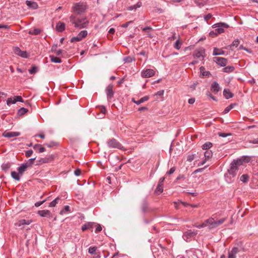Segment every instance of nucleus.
<instances>
[{
	"instance_id": "15",
	"label": "nucleus",
	"mask_w": 258,
	"mask_h": 258,
	"mask_svg": "<svg viewBox=\"0 0 258 258\" xmlns=\"http://www.w3.org/2000/svg\"><path fill=\"white\" fill-rule=\"evenodd\" d=\"M94 225V223L87 222L82 226V230L83 231H85L87 230H90L91 231H92Z\"/></svg>"
},
{
	"instance_id": "51",
	"label": "nucleus",
	"mask_w": 258,
	"mask_h": 258,
	"mask_svg": "<svg viewBox=\"0 0 258 258\" xmlns=\"http://www.w3.org/2000/svg\"><path fill=\"white\" fill-rule=\"evenodd\" d=\"M16 103V100L12 98H9L7 100V104L8 105H10L12 104H15Z\"/></svg>"
},
{
	"instance_id": "40",
	"label": "nucleus",
	"mask_w": 258,
	"mask_h": 258,
	"mask_svg": "<svg viewBox=\"0 0 258 258\" xmlns=\"http://www.w3.org/2000/svg\"><path fill=\"white\" fill-rule=\"evenodd\" d=\"M181 41L179 39H178L175 42L174 47L176 49L179 50L181 48Z\"/></svg>"
},
{
	"instance_id": "63",
	"label": "nucleus",
	"mask_w": 258,
	"mask_h": 258,
	"mask_svg": "<svg viewBox=\"0 0 258 258\" xmlns=\"http://www.w3.org/2000/svg\"><path fill=\"white\" fill-rule=\"evenodd\" d=\"M46 201V200H44L42 201L37 202L35 203V206L36 207H38L41 206V205H42Z\"/></svg>"
},
{
	"instance_id": "54",
	"label": "nucleus",
	"mask_w": 258,
	"mask_h": 258,
	"mask_svg": "<svg viewBox=\"0 0 258 258\" xmlns=\"http://www.w3.org/2000/svg\"><path fill=\"white\" fill-rule=\"evenodd\" d=\"M82 40V39L81 38H80L79 37V36L77 35L76 37H72L71 39V42H76V41H80Z\"/></svg>"
},
{
	"instance_id": "42",
	"label": "nucleus",
	"mask_w": 258,
	"mask_h": 258,
	"mask_svg": "<svg viewBox=\"0 0 258 258\" xmlns=\"http://www.w3.org/2000/svg\"><path fill=\"white\" fill-rule=\"evenodd\" d=\"M123 60L125 63H130L133 60L135 61V58L134 57L128 56L125 57L123 59Z\"/></svg>"
},
{
	"instance_id": "37",
	"label": "nucleus",
	"mask_w": 258,
	"mask_h": 258,
	"mask_svg": "<svg viewBox=\"0 0 258 258\" xmlns=\"http://www.w3.org/2000/svg\"><path fill=\"white\" fill-rule=\"evenodd\" d=\"M50 60L51 62L55 63H60L61 62V60L60 58L55 57L54 56H50Z\"/></svg>"
},
{
	"instance_id": "60",
	"label": "nucleus",
	"mask_w": 258,
	"mask_h": 258,
	"mask_svg": "<svg viewBox=\"0 0 258 258\" xmlns=\"http://www.w3.org/2000/svg\"><path fill=\"white\" fill-rule=\"evenodd\" d=\"M15 100H16V102L19 101L21 102H23V99L22 97L20 96H17L14 97Z\"/></svg>"
},
{
	"instance_id": "20",
	"label": "nucleus",
	"mask_w": 258,
	"mask_h": 258,
	"mask_svg": "<svg viewBox=\"0 0 258 258\" xmlns=\"http://www.w3.org/2000/svg\"><path fill=\"white\" fill-rule=\"evenodd\" d=\"M32 222V220H26L25 219H22V220L19 221V222L18 223H15V225L18 226H21L23 225H29Z\"/></svg>"
},
{
	"instance_id": "5",
	"label": "nucleus",
	"mask_w": 258,
	"mask_h": 258,
	"mask_svg": "<svg viewBox=\"0 0 258 258\" xmlns=\"http://www.w3.org/2000/svg\"><path fill=\"white\" fill-rule=\"evenodd\" d=\"M213 27L216 28L215 29L216 33L218 35L224 33V28H228L229 26L225 23H218L213 25Z\"/></svg>"
},
{
	"instance_id": "43",
	"label": "nucleus",
	"mask_w": 258,
	"mask_h": 258,
	"mask_svg": "<svg viewBox=\"0 0 258 258\" xmlns=\"http://www.w3.org/2000/svg\"><path fill=\"white\" fill-rule=\"evenodd\" d=\"M232 163L235 164L236 166L238 167L239 166L243 164V162L241 158L240 159H238L236 160H233Z\"/></svg>"
},
{
	"instance_id": "4",
	"label": "nucleus",
	"mask_w": 258,
	"mask_h": 258,
	"mask_svg": "<svg viewBox=\"0 0 258 258\" xmlns=\"http://www.w3.org/2000/svg\"><path fill=\"white\" fill-rule=\"evenodd\" d=\"M87 9L86 5L81 3H76L74 5L72 9L73 12L78 15H81L84 13Z\"/></svg>"
},
{
	"instance_id": "38",
	"label": "nucleus",
	"mask_w": 258,
	"mask_h": 258,
	"mask_svg": "<svg viewBox=\"0 0 258 258\" xmlns=\"http://www.w3.org/2000/svg\"><path fill=\"white\" fill-rule=\"evenodd\" d=\"M234 70V68L232 66H227L223 69V72L225 73H231Z\"/></svg>"
},
{
	"instance_id": "53",
	"label": "nucleus",
	"mask_w": 258,
	"mask_h": 258,
	"mask_svg": "<svg viewBox=\"0 0 258 258\" xmlns=\"http://www.w3.org/2000/svg\"><path fill=\"white\" fill-rule=\"evenodd\" d=\"M37 67L35 66H33L29 70V72L31 74H33L36 73L37 72Z\"/></svg>"
},
{
	"instance_id": "8",
	"label": "nucleus",
	"mask_w": 258,
	"mask_h": 258,
	"mask_svg": "<svg viewBox=\"0 0 258 258\" xmlns=\"http://www.w3.org/2000/svg\"><path fill=\"white\" fill-rule=\"evenodd\" d=\"M113 85L112 84L109 85L106 88V92L107 97V100L110 101L114 96V91L113 90Z\"/></svg>"
},
{
	"instance_id": "58",
	"label": "nucleus",
	"mask_w": 258,
	"mask_h": 258,
	"mask_svg": "<svg viewBox=\"0 0 258 258\" xmlns=\"http://www.w3.org/2000/svg\"><path fill=\"white\" fill-rule=\"evenodd\" d=\"M36 158H31L28 160V162L26 164H28V167H30L34 163V161L35 160Z\"/></svg>"
},
{
	"instance_id": "29",
	"label": "nucleus",
	"mask_w": 258,
	"mask_h": 258,
	"mask_svg": "<svg viewBox=\"0 0 258 258\" xmlns=\"http://www.w3.org/2000/svg\"><path fill=\"white\" fill-rule=\"evenodd\" d=\"M28 111V110L27 108L22 107L18 110L17 115L18 116H23L24 114H25Z\"/></svg>"
},
{
	"instance_id": "25",
	"label": "nucleus",
	"mask_w": 258,
	"mask_h": 258,
	"mask_svg": "<svg viewBox=\"0 0 258 258\" xmlns=\"http://www.w3.org/2000/svg\"><path fill=\"white\" fill-rule=\"evenodd\" d=\"M142 210L144 213H146L149 210L148 203L146 200H144L143 202L142 205Z\"/></svg>"
},
{
	"instance_id": "62",
	"label": "nucleus",
	"mask_w": 258,
	"mask_h": 258,
	"mask_svg": "<svg viewBox=\"0 0 258 258\" xmlns=\"http://www.w3.org/2000/svg\"><path fill=\"white\" fill-rule=\"evenodd\" d=\"M175 170H176V167H173L171 168L169 170V171L167 172V174L168 175H171L175 172Z\"/></svg>"
},
{
	"instance_id": "27",
	"label": "nucleus",
	"mask_w": 258,
	"mask_h": 258,
	"mask_svg": "<svg viewBox=\"0 0 258 258\" xmlns=\"http://www.w3.org/2000/svg\"><path fill=\"white\" fill-rule=\"evenodd\" d=\"M60 198L58 197L56 199H55L53 201L51 202L49 204V207H54L56 204H57L59 201H60Z\"/></svg>"
},
{
	"instance_id": "11",
	"label": "nucleus",
	"mask_w": 258,
	"mask_h": 258,
	"mask_svg": "<svg viewBox=\"0 0 258 258\" xmlns=\"http://www.w3.org/2000/svg\"><path fill=\"white\" fill-rule=\"evenodd\" d=\"M205 49L203 48L196 49L193 53V56L195 58H199L201 57H202L203 59L204 57L203 54L205 53Z\"/></svg>"
},
{
	"instance_id": "47",
	"label": "nucleus",
	"mask_w": 258,
	"mask_h": 258,
	"mask_svg": "<svg viewBox=\"0 0 258 258\" xmlns=\"http://www.w3.org/2000/svg\"><path fill=\"white\" fill-rule=\"evenodd\" d=\"M175 205V208L176 209H178V204H182L183 206L184 207H186L187 206H189V204L187 203H186V202H174V203Z\"/></svg>"
},
{
	"instance_id": "18",
	"label": "nucleus",
	"mask_w": 258,
	"mask_h": 258,
	"mask_svg": "<svg viewBox=\"0 0 258 258\" xmlns=\"http://www.w3.org/2000/svg\"><path fill=\"white\" fill-rule=\"evenodd\" d=\"M239 250L237 247H233L230 251L228 252V258H235L236 254L238 252Z\"/></svg>"
},
{
	"instance_id": "10",
	"label": "nucleus",
	"mask_w": 258,
	"mask_h": 258,
	"mask_svg": "<svg viewBox=\"0 0 258 258\" xmlns=\"http://www.w3.org/2000/svg\"><path fill=\"white\" fill-rule=\"evenodd\" d=\"M214 61L221 67H225L227 63V59L224 57H215Z\"/></svg>"
},
{
	"instance_id": "12",
	"label": "nucleus",
	"mask_w": 258,
	"mask_h": 258,
	"mask_svg": "<svg viewBox=\"0 0 258 258\" xmlns=\"http://www.w3.org/2000/svg\"><path fill=\"white\" fill-rule=\"evenodd\" d=\"M14 52L16 54H17L22 57L27 58L28 57L27 52L26 51L21 50L18 47H15L14 48Z\"/></svg>"
},
{
	"instance_id": "33",
	"label": "nucleus",
	"mask_w": 258,
	"mask_h": 258,
	"mask_svg": "<svg viewBox=\"0 0 258 258\" xmlns=\"http://www.w3.org/2000/svg\"><path fill=\"white\" fill-rule=\"evenodd\" d=\"M41 32V30L39 29L35 28L33 30H30L28 32V33L30 35H37L40 34Z\"/></svg>"
},
{
	"instance_id": "24",
	"label": "nucleus",
	"mask_w": 258,
	"mask_h": 258,
	"mask_svg": "<svg viewBox=\"0 0 258 258\" xmlns=\"http://www.w3.org/2000/svg\"><path fill=\"white\" fill-rule=\"evenodd\" d=\"M26 5L30 8H32L34 9H36L38 8V5L35 2H31L30 1H26Z\"/></svg>"
},
{
	"instance_id": "48",
	"label": "nucleus",
	"mask_w": 258,
	"mask_h": 258,
	"mask_svg": "<svg viewBox=\"0 0 258 258\" xmlns=\"http://www.w3.org/2000/svg\"><path fill=\"white\" fill-rule=\"evenodd\" d=\"M234 106V104H231L225 108L223 111V113L226 114L231 110Z\"/></svg>"
},
{
	"instance_id": "2",
	"label": "nucleus",
	"mask_w": 258,
	"mask_h": 258,
	"mask_svg": "<svg viewBox=\"0 0 258 258\" xmlns=\"http://www.w3.org/2000/svg\"><path fill=\"white\" fill-rule=\"evenodd\" d=\"M227 218H222L219 220H215L213 217H211L209 219L206 220V222L208 223L209 229H212L216 228L224 223Z\"/></svg>"
},
{
	"instance_id": "7",
	"label": "nucleus",
	"mask_w": 258,
	"mask_h": 258,
	"mask_svg": "<svg viewBox=\"0 0 258 258\" xmlns=\"http://www.w3.org/2000/svg\"><path fill=\"white\" fill-rule=\"evenodd\" d=\"M197 234V231H192L191 230H188L183 233V237L185 240L188 241L189 239L195 237Z\"/></svg>"
},
{
	"instance_id": "3",
	"label": "nucleus",
	"mask_w": 258,
	"mask_h": 258,
	"mask_svg": "<svg viewBox=\"0 0 258 258\" xmlns=\"http://www.w3.org/2000/svg\"><path fill=\"white\" fill-rule=\"evenodd\" d=\"M107 146L110 148H117L120 150H125L121 144L114 138L109 139L107 142Z\"/></svg>"
},
{
	"instance_id": "39",
	"label": "nucleus",
	"mask_w": 258,
	"mask_h": 258,
	"mask_svg": "<svg viewBox=\"0 0 258 258\" xmlns=\"http://www.w3.org/2000/svg\"><path fill=\"white\" fill-rule=\"evenodd\" d=\"M70 212V208L69 206H65L62 210L59 213L60 215L66 214L67 212Z\"/></svg>"
},
{
	"instance_id": "44",
	"label": "nucleus",
	"mask_w": 258,
	"mask_h": 258,
	"mask_svg": "<svg viewBox=\"0 0 258 258\" xmlns=\"http://www.w3.org/2000/svg\"><path fill=\"white\" fill-rule=\"evenodd\" d=\"M88 34V32L86 30H83L81 31L78 35L79 36L80 38H81L82 39L86 37Z\"/></svg>"
},
{
	"instance_id": "30",
	"label": "nucleus",
	"mask_w": 258,
	"mask_h": 258,
	"mask_svg": "<svg viewBox=\"0 0 258 258\" xmlns=\"http://www.w3.org/2000/svg\"><path fill=\"white\" fill-rule=\"evenodd\" d=\"M149 99V97L148 96H145L142 98H141L140 100L135 101V103L139 105L145 101H148Z\"/></svg>"
},
{
	"instance_id": "49",
	"label": "nucleus",
	"mask_w": 258,
	"mask_h": 258,
	"mask_svg": "<svg viewBox=\"0 0 258 258\" xmlns=\"http://www.w3.org/2000/svg\"><path fill=\"white\" fill-rule=\"evenodd\" d=\"M241 159L242 160V162L243 163H248L250 161V157L247 156H244L241 157Z\"/></svg>"
},
{
	"instance_id": "36",
	"label": "nucleus",
	"mask_w": 258,
	"mask_h": 258,
	"mask_svg": "<svg viewBox=\"0 0 258 258\" xmlns=\"http://www.w3.org/2000/svg\"><path fill=\"white\" fill-rule=\"evenodd\" d=\"M249 178V175L248 174H243L240 177V179L243 183H246L248 181Z\"/></svg>"
},
{
	"instance_id": "19",
	"label": "nucleus",
	"mask_w": 258,
	"mask_h": 258,
	"mask_svg": "<svg viewBox=\"0 0 258 258\" xmlns=\"http://www.w3.org/2000/svg\"><path fill=\"white\" fill-rule=\"evenodd\" d=\"M66 29V25L64 23L59 22L56 24V29L59 32H62Z\"/></svg>"
},
{
	"instance_id": "35",
	"label": "nucleus",
	"mask_w": 258,
	"mask_h": 258,
	"mask_svg": "<svg viewBox=\"0 0 258 258\" xmlns=\"http://www.w3.org/2000/svg\"><path fill=\"white\" fill-rule=\"evenodd\" d=\"M11 176L14 179H15L17 181H19L20 180V177L19 176V172L17 173L15 171H12L11 172Z\"/></svg>"
},
{
	"instance_id": "31",
	"label": "nucleus",
	"mask_w": 258,
	"mask_h": 258,
	"mask_svg": "<svg viewBox=\"0 0 258 258\" xmlns=\"http://www.w3.org/2000/svg\"><path fill=\"white\" fill-rule=\"evenodd\" d=\"M163 191V184H158L156 188L155 189V192L157 194H160Z\"/></svg>"
},
{
	"instance_id": "21",
	"label": "nucleus",
	"mask_w": 258,
	"mask_h": 258,
	"mask_svg": "<svg viewBox=\"0 0 258 258\" xmlns=\"http://www.w3.org/2000/svg\"><path fill=\"white\" fill-rule=\"evenodd\" d=\"M28 167V164H22L20 167L18 168V172L20 174H23V173L26 170V169Z\"/></svg>"
},
{
	"instance_id": "32",
	"label": "nucleus",
	"mask_w": 258,
	"mask_h": 258,
	"mask_svg": "<svg viewBox=\"0 0 258 258\" xmlns=\"http://www.w3.org/2000/svg\"><path fill=\"white\" fill-rule=\"evenodd\" d=\"M205 158L209 160L213 156V153L211 150H207L204 153Z\"/></svg>"
},
{
	"instance_id": "57",
	"label": "nucleus",
	"mask_w": 258,
	"mask_h": 258,
	"mask_svg": "<svg viewBox=\"0 0 258 258\" xmlns=\"http://www.w3.org/2000/svg\"><path fill=\"white\" fill-rule=\"evenodd\" d=\"M33 152L32 150H27L25 152V156L27 158L30 157L33 154Z\"/></svg>"
},
{
	"instance_id": "6",
	"label": "nucleus",
	"mask_w": 258,
	"mask_h": 258,
	"mask_svg": "<svg viewBox=\"0 0 258 258\" xmlns=\"http://www.w3.org/2000/svg\"><path fill=\"white\" fill-rule=\"evenodd\" d=\"M55 158V156L53 154L49 155L44 158H40L38 161L39 164L47 163L52 162Z\"/></svg>"
},
{
	"instance_id": "41",
	"label": "nucleus",
	"mask_w": 258,
	"mask_h": 258,
	"mask_svg": "<svg viewBox=\"0 0 258 258\" xmlns=\"http://www.w3.org/2000/svg\"><path fill=\"white\" fill-rule=\"evenodd\" d=\"M44 145L46 146L47 147H48L49 148H51V147L57 146L58 145V143L56 142L51 141L49 143L45 144Z\"/></svg>"
},
{
	"instance_id": "34",
	"label": "nucleus",
	"mask_w": 258,
	"mask_h": 258,
	"mask_svg": "<svg viewBox=\"0 0 258 258\" xmlns=\"http://www.w3.org/2000/svg\"><path fill=\"white\" fill-rule=\"evenodd\" d=\"M213 146V144L212 143L210 142H207L205 143L203 146H202V149L203 150H209L208 149L211 148Z\"/></svg>"
},
{
	"instance_id": "16",
	"label": "nucleus",
	"mask_w": 258,
	"mask_h": 258,
	"mask_svg": "<svg viewBox=\"0 0 258 258\" xmlns=\"http://www.w3.org/2000/svg\"><path fill=\"white\" fill-rule=\"evenodd\" d=\"M20 135V133L19 132H7L6 131L3 134V136L6 138H12L18 137Z\"/></svg>"
},
{
	"instance_id": "22",
	"label": "nucleus",
	"mask_w": 258,
	"mask_h": 258,
	"mask_svg": "<svg viewBox=\"0 0 258 258\" xmlns=\"http://www.w3.org/2000/svg\"><path fill=\"white\" fill-rule=\"evenodd\" d=\"M223 95L226 99H229L233 96V93H232L229 89H225L223 91Z\"/></svg>"
},
{
	"instance_id": "61",
	"label": "nucleus",
	"mask_w": 258,
	"mask_h": 258,
	"mask_svg": "<svg viewBox=\"0 0 258 258\" xmlns=\"http://www.w3.org/2000/svg\"><path fill=\"white\" fill-rule=\"evenodd\" d=\"M218 134L220 137H223V138H225L228 136L231 135V134H227V133H218Z\"/></svg>"
},
{
	"instance_id": "46",
	"label": "nucleus",
	"mask_w": 258,
	"mask_h": 258,
	"mask_svg": "<svg viewBox=\"0 0 258 258\" xmlns=\"http://www.w3.org/2000/svg\"><path fill=\"white\" fill-rule=\"evenodd\" d=\"M194 226L196 227H197L198 228H203V227H206V226H208V223H207L206 222V220L204 222H203L202 224H200V225H198L197 224H195Z\"/></svg>"
},
{
	"instance_id": "50",
	"label": "nucleus",
	"mask_w": 258,
	"mask_h": 258,
	"mask_svg": "<svg viewBox=\"0 0 258 258\" xmlns=\"http://www.w3.org/2000/svg\"><path fill=\"white\" fill-rule=\"evenodd\" d=\"M97 249V248L96 246L90 247L88 249V252L89 253L92 254H95Z\"/></svg>"
},
{
	"instance_id": "26",
	"label": "nucleus",
	"mask_w": 258,
	"mask_h": 258,
	"mask_svg": "<svg viewBox=\"0 0 258 258\" xmlns=\"http://www.w3.org/2000/svg\"><path fill=\"white\" fill-rule=\"evenodd\" d=\"M225 53V51L221 49L215 47L213 50L214 55H223Z\"/></svg>"
},
{
	"instance_id": "45",
	"label": "nucleus",
	"mask_w": 258,
	"mask_h": 258,
	"mask_svg": "<svg viewBox=\"0 0 258 258\" xmlns=\"http://www.w3.org/2000/svg\"><path fill=\"white\" fill-rule=\"evenodd\" d=\"M11 165L9 163L3 164L2 166L3 170L5 172L8 171Z\"/></svg>"
},
{
	"instance_id": "1",
	"label": "nucleus",
	"mask_w": 258,
	"mask_h": 258,
	"mask_svg": "<svg viewBox=\"0 0 258 258\" xmlns=\"http://www.w3.org/2000/svg\"><path fill=\"white\" fill-rule=\"evenodd\" d=\"M70 21L74 25L75 28L82 29L86 28L89 24V21L86 17L82 19L77 18L75 16L72 15L70 17Z\"/></svg>"
},
{
	"instance_id": "9",
	"label": "nucleus",
	"mask_w": 258,
	"mask_h": 258,
	"mask_svg": "<svg viewBox=\"0 0 258 258\" xmlns=\"http://www.w3.org/2000/svg\"><path fill=\"white\" fill-rule=\"evenodd\" d=\"M155 72L154 70L150 69L143 70L141 72V76L143 78H150L155 75Z\"/></svg>"
},
{
	"instance_id": "28",
	"label": "nucleus",
	"mask_w": 258,
	"mask_h": 258,
	"mask_svg": "<svg viewBox=\"0 0 258 258\" xmlns=\"http://www.w3.org/2000/svg\"><path fill=\"white\" fill-rule=\"evenodd\" d=\"M142 30H143V31L147 33L148 37H150V38H152L153 37V36L150 33H149V32L148 31L150 30H153V29L152 27H151L150 26H147L146 27L143 28Z\"/></svg>"
},
{
	"instance_id": "52",
	"label": "nucleus",
	"mask_w": 258,
	"mask_h": 258,
	"mask_svg": "<svg viewBox=\"0 0 258 258\" xmlns=\"http://www.w3.org/2000/svg\"><path fill=\"white\" fill-rule=\"evenodd\" d=\"M195 3L199 7H202L205 5L204 0H195Z\"/></svg>"
},
{
	"instance_id": "17",
	"label": "nucleus",
	"mask_w": 258,
	"mask_h": 258,
	"mask_svg": "<svg viewBox=\"0 0 258 258\" xmlns=\"http://www.w3.org/2000/svg\"><path fill=\"white\" fill-rule=\"evenodd\" d=\"M220 90L219 85L217 82H214L211 86V90L215 94L217 93Z\"/></svg>"
},
{
	"instance_id": "64",
	"label": "nucleus",
	"mask_w": 258,
	"mask_h": 258,
	"mask_svg": "<svg viewBox=\"0 0 258 258\" xmlns=\"http://www.w3.org/2000/svg\"><path fill=\"white\" fill-rule=\"evenodd\" d=\"M212 17V15L211 14H208L205 16L204 19L207 22H208Z\"/></svg>"
},
{
	"instance_id": "23",
	"label": "nucleus",
	"mask_w": 258,
	"mask_h": 258,
	"mask_svg": "<svg viewBox=\"0 0 258 258\" xmlns=\"http://www.w3.org/2000/svg\"><path fill=\"white\" fill-rule=\"evenodd\" d=\"M200 72L201 73V76L202 78H204V77H209V76L211 75V73L209 71H205V68L204 67H201L200 68Z\"/></svg>"
},
{
	"instance_id": "14",
	"label": "nucleus",
	"mask_w": 258,
	"mask_h": 258,
	"mask_svg": "<svg viewBox=\"0 0 258 258\" xmlns=\"http://www.w3.org/2000/svg\"><path fill=\"white\" fill-rule=\"evenodd\" d=\"M37 214L42 217L51 218L52 217L50 211L48 210H42L38 211Z\"/></svg>"
},
{
	"instance_id": "56",
	"label": "nucleus",
	"mask_w": 258,
	"mask_h": 258,
	"mask_svg": "<svg viewBox=\"0 0 258 258\" xmlns=\"http://www.w3.org/2000/svg\"><path fill=\"white\" fill-rule=\"evenodd\" d=\"M95 225L96 226L95 230V233H97L100 232L102 229L101 225L98 224H97L96 225L95 224Z\"/></svg>"
},
{
	"instance_id": "55",
	"label": "nucleus",
	"mask_w": 258,
	"mask_h": 258,
	"mask_svg": "<svg viewBox=\"0 0 258 258\" xmlns=\"http://www.w3.org/2000/svg\"><path fill=\"white\" fill-rule=\"evenodd\" d=\"M82 40V39L81 38H80L79 37V36L77 35L76 37H72L71 39V42H76V41H80Z\"/></svg>"
},
{
	"instance_id": "13",
	"label": "nucleus",
	"mask_w": 258,
	"mask_h": 258,
	"mask_svg": "<svg viewBox=\"0 0 258 258\" xmlns=\"http://www.w3.org/2000/svg\"><path fill=\"white\" fill-rule=\"evenodd\" d=\"M235 164L231 163V166L228 170V173L232 175L233 177H235L237 174V172L238 170V167H236Z\"/></svg>"
},
{
	"instance_id": "59",
	"label": "nucleus",
	"mask_w": 258,
	"mask_h": 258,
	"mask_svg": "<svg viewBox=\"0 0 258 258\" xmlns=\"http://www.w3.org/2000/svg\"><path fill=\"white\" fill-rule=\"evenodd\" d=\"M239 44V40L237 39L233 41L231 46H235L236 47L238 46Z\"/></svg>"
}]
</instances>
